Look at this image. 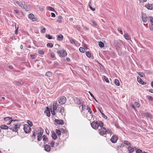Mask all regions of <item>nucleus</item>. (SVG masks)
<instances>
[{"mask_svg":"<svg viewBox=\"0 0 153 153\" xmlns=\"http://www.w3.org/2000/svg\"><path fill=\"white\" fill-rule=\"evenodd\" d=\"M20 125L18 124H13L12 126H10L9 128L5 125H1L0 126V128L2 129H7L8 128L13 131L16 132L18 131V128H20Z\"/></svg>","mask_w":153,"mask_h":153,"instance_id":"1","label":"nucleus"},{"mask_svg":"<svg viewBox=\"0 0 153 153\" xmlns=\"http://www.w3.org/2000/svg\"><path fill=\"white\" fill-rule=\"evenodd\" d=\"M123 44V42L120 40H114V45L118 52L120 49V47Z\"/></svg>","mask_w":153,"mask_h":153,"instance_id":"2","label":"nucleus"},{"mask_svg":"<svg viewBox=\"0 0 153 153\" xmlns=\"http://www.w3.org/2000/svg\"><path fill=\"white\" fill-rule=\"evenodd\" d=\"M56 53L60 57H65L67 55V52L64 49L57 50Z\"/></svg>","mask_w":153,"mask_h":153,"instance_id":"3","label":"nucleus"},{"mask_svg":"<svg viewBox=\"0 0 153 153\" xmlns=\"http://www.w3.org/2000/svg\"><path fill=\"white\" fill-rule=\"evenodd\" d=\"M58 100L59 103L62 105L64 104L66 102V99L65 96H62L59 97Z\"/></svg>","mask_w":153,"mask_h":153,"instance_id":"4","label":"nucleus"},{"mask_svg":"<svg viewBox=\"0 0 153 153\" xmlns=\"http://www.w3.org/2000/svg\"><path fill=\"white\" fill-rule=\"evenodd\" d=\"M23 129L25 132L26 133H28L31 130L30 127L27 124H25L24 126Z\"/></svg>","mask_w":153,"mask_h":153,"instance_id":"5","label":"nucleus"},{"mask_svg":"<svg viewBox=\"0 0 153 153\" xmlns=\"http://www.w3.org/2000/svg\"><path fill=\"white\" fill-rule=\"evenodd\" d=\"M91 125L93 128L97 129L99 127L98 122L97 121H94L91 123Z\"/></svg>","mask_w":153,"mask_h":153,"instance_id":"6","label":"nucleus"},{"mask_svg":"<svg viewBox=\"0 0 153 153\" xmlns=\"http://www.w3.org/2000/svg\"><path fill=\"white\" fill-rule=\"evenodd\" d=\"M98 131L99 134L102 136L105 134L106 133V129L105 127L101 128V129H99Z\"/></svg>","mask_w":153,"mask_h":153,"instance_id":"7","label":"nucleus"},{"mask_svg":"<svg viewBox=\"0 0 153 153\" xmlns=\"http://www.w3.org/2000/svg\"><path fill=\"white\" fill-rule=\"evenodd\" d=\"M64 111V109L63 107L61 106L60 105H57V109L56 110V112H59L62 115V113Z\"/></svg>","mask_w":153,"mask_h":153,"instance_id":"8","label":"nucleus"},{"mask_svg":"<svg viewBox=\"0 0 153 153\" xmlns=\"http://www.w3.org/2000/svg\"><path fill=\"white\" fill-rule=\"evenodd\" d=\"M117 137L116 135H113L110 139V141L113 143H115L117 142Z\"/></svg>","mask_w":153,"mask_h":153,"instance_id":"9","label":"nucleus"},{"mask_svg":"<svg viewBox=\"0 0 153 153\" xmlns=\"http://www.w3.org/2000/svg\"><path fill=\"white\" fill-rule=\"evenodd\" d=\"M145 7L149 10H153V4H149L148 3L145 5Z\"/></svg>","mask_w":153,"mask_h":153,"instance_id":"10","label":"nucleus"},{"mask_svg":"<svg viewBox=\"0 0 153 153\" xmlns=\"http://www.w3.org/2000/svg\"><path fill=\"white\" fill-rule=\"evenodd\" d=\"M55 122L59 125H63L64 123V122L63 120L55 119L54 120Z\"/></svg>","mask_w":153,"mask_h":153,"instance_id":"11","label":"nucleus"},{"mask_svg":"<svg viewBox=\"0 0 153 153\" xmlns=\"http://www.w3.org/2000/svg\"><path fill=\"white\" fill-rule=\"evenodd\" d=\"M44 113L46 114V115L49 117L50 116L51 114L50 112V111L49 108L48 107H47L46 108V110L44 111Z\"/></svg>","mask_w":153,"mask_h":153,"instance_id":"12","label":"nucleus"},{"mask_svg":"<svg viewBox=\"0 0 153 153\" xmlns=\"http://www.w3.org/2000/svg\"><path fill=\"white\" fill-rule=\"evenodd\" d=\"M16 3L19 6L21 7L22 8H25V6H23V2L16 1Z\"/></svg>","mask_w":153,"mask_h":153,"instance_id":"13","label":"nucleus"},{"mask_svg":"<svg viewBox=\"0 0 153 153\" xmlns=\"http://www.w3.org/2000/svg\"><path fill=\"white\" fill-rule=\"evenodd\" d=\"M45 150L47 152H49L50 151L51 148L50 146L48 144H46L44 146Z\"/></svg>","mask_w":153,"mask_h":153,"instance_id":"14","label":"nucleus"},{"mask_svg":"<svg viewBox=\"0 0 153 153\" xmlns=\"http://www.w3.org/2000/svg\"><path fill=\"white\" fill-rule=\"evenodd\" d=\"M142 20L143 22H146L148 20V16H146L145 15L143 14L142 15Z\"/></svg>","mask_w":153,"mask_h":153,"instance_id":"15","label":"nucleus"},{"mask_svg":"<svg viewBox=\"0 0 153 153\" xmlns=\"http://www.w3.org/2000/svg\"><path fill=\"white\" fill-rule=\"evenodd\" d=\"M34 17V15L32 13H30L28 15V18L31 19L33 21H34L36 20Z\"/></svg>","mask_w":153,"mask_h":153,"instance_id":"16","label":"nucleus"},{"mask_svg":"<svg viewBox=\"0 0 153 153\" xmlns=\"http://www.w3.org/2000/svg\"><path fill=\"white\" fill-rule=\"evenodd\" d=\"M143 116L144 117H149L150 118H151L152 117V115L148 112L143 113Z\"/></svg>","mask_w":153,"mask_h":153,"instance_id":"17","label":"nucleus"},{"mask_svg":"<svg viewBox=\"0 0 153 153\" xmlns=\"http://www.w3.org/2000/svg\"><path fill=\"white\" fill-rule=\"evenodd\" d=\"M63 36L61 34H59L57 36V40L58 41H62V40Z\"/></svg>","mask_w":153,"mask_h":153,"instance_id":"18","label":"nucleus"},{"mask_svg":"<svg viewBox=\"0 0 153 153\" xmlns=\"http://www.w3.org/2000/svg\"><path fill=\"white\" fill-rule=\"evenodd\" d=\"M74 102L75 103H77L78 105H81L82 104L79 98H76L74 99Z\"/></svg>","mask_w":153,"mask_h":153,"instance_id":"19","label":"nucleus"},{"mask_svg":"<svg viewBox=\"0 0 153 153\" xmlns=\"http://www.w3.org/2000/svg\"><path fill=\"white\" fill-rule=\"evenodd\" d=\"M127 149L129 152V153H132L134 151V148L133 147H131L130 146H128Z\"/></svg>","mask_w":153,"mask_h":153,"instance_id":"20","label":"nucleus"},{"mask_svg":"<svg viewBox=\"0 0 153 153\" xmlns=\"http://www.w3.org/2000/svg\"><path fill=\"white\" fill-rule=\"evenodd\" d=\"M40 132L38 133V136H42V134L43 133V130L42 128L40 127L39 128Z\"/></svg>","mask_w":153,"mask_h":153,"instance_id":"21","label":"nucleus"},{"mask_svg":"<svg viewBox=\"0 0 153 153\" xmlns=\"http://www.w3.org/2000/svg\"><path fill=\"white\" fill-rule=\"evenodd\" d=\"M51 137L54 140H56L57 137L56 135L55 132L53 131V132L52 133Z\"/></svg>","mask_w":153,"mask_h":153,"instance_id":"22","label":"nucleus"},{"mask_svg":"<svg viewBox=\"0 0 153 153\" xmlns=\"http://www.w3.org/2000/svg\"><path fill=\"white\" fill-rule=\"evenodd\" d=\"M62 17L61 16H59L58 19H57V22L59 23H61L62 22Z\"/></svg>","mask_w":153,"mask_h":153,"instance_id":"23","label":"nucleus"},{"mask_svg":"<svg viewBox=\"0 0 153 153\" xmlns=\"http://www.w3.org/2000/svg\"><path fill=\"white\" fill-rule=\"evenodd\" d=\"M4 120L6 122H8L10 120H11V119H13V118L11 117H5L4 119Z\"/></svg>","mask_w":153,"mask_h":153,"instance_id":"24","label":"nucleus"},{"mask_svg":"<svg viewBox=\"0 0 153 153\" xmlns=\"http://www.w3.org/2000/svg\"><path fill=\"white\" fill-rule=\"evenodd\" d=\"M52 73L51 71H48L46 73L45 75L48 77H51L52 76Z\"/></svg>","mask_w":153,"mask_h":153,"instance_id":"25","label":"nucleus"},{"mask_svg":"<svg viewBox=\"0 0 153 153\" xmlns=\"http://www.w3.org/2000/svg\"><path fill=\"white\" fill-rule=\"evenodd\" d=\"M41 29V33H44L46 31V29L45 27H44L42 26H41L40 27Z\"/></svg>","mask_w":153,"mask_h":153,"instance_id":"26","label":"nucleus"},{"mask_svg":"<svg viewBox=\"0 0 153 153\" xmlns=\"http://www.w3.org/2000/svg\"><path fill=\"white\" fill-rule=\"evenodd\" d=\"M70 42L72 44H76V41H75V40L73 39L72 38H70L69 39Z\"/></svg>","mask_w":153,"mask_h":153,"instance_id":"27","label":"nucleus"},{"mask_svg":"<svg viewBox=\"0 0 153 153\" xmlns=\"http://www.w3.org/2000/svg\"><path fill=\"white\" fill-rule=\"evenodd\" d=\"M124 143L125 144L128 146L131 145V143L127 140H125L124 141Z\"/></svg>","mask_w":153,"mask_h":153,"instance_id":"28","label":"nucleus"},{"mask_svg":"<svg viewBox=\"0 0 153 153\" xmlns=\"http://www.w3.org/2000/svg\"><path fill=\"white\" fill-rule=\"evenodd\" d=\"M137 73L139 75V76H140L141 77H145V74L143 72H138Z\"/></svg>","mask_w":153,"mask_h":153,"instance_id":"29","label":"nucleus"},{"mask_svg":"<svg viewBox=\"0 0 153 153\" xmlns=\"http://www.w3.org/2000/svg\"><path fill=\"white\" fill-rule=\"evenodd\" d=\"M114 83L117 86L120 85L119 81L117 79H115L114 80Z\"/></svg>","mask_w":153,"mask_h":153,"instance_id":"30","label":"nucleus"},{"mask_svg":"<svg viewBox=\"0 0 153 153\" xmlns=\"http://www.w3.org/2000/svg\"><path fill=\"white\" fill-rule=\"evenodd\" d=\"M56 132L58 136H60L61 135V131L56 129Z\"/></svg>","mask_w":153,"mask_h":153,"instance_id":"31","label":"nucleus"},{"mask_svg":"<svg viewBox=\"0 0 153 153\" xmlns=\"http://www.w3.org/2000/svg\"><path fill=\"white\" fill-rule=\"evenodd\" d=\"M92 4L91 2H89V6L90 7V8L91 10L92 11H94L95 10V8H93L92 6Z\"/></svg>","mask_w":153,"mask_h":153,"instance_id":"32","label":"nucleus"},{"mask_svg":"<svg viewBox=\"0 0 153 153\" xmlns=\"http://www.w3.org/2000/svg\"><path fill=\"white\" fill-rule=\"evenodd\" d=\"M148 20L150 21L151 23L153 22V17L152 16H148Z\"/></svg>","mask_w":153,"mask_h":153,"instance_id":"33","label":"nucleus"},{"mask_svg":"<svg viewBox=\"0 0 153 153\" xmlns=\"http://www.w3.org/2000/svg\"><path fill=\"white\" fill-rule=\"evenodd\" d=\"M99 45L100 47L103 48L104 46V44L102 42H99Z\"/></svg>","mask_w":153,"mask_h":153,"instance_id":"34","label":"nucleus"},{"mask_svg":"<svg viewBox=\"0 0 153 153\" xmlns=\"http://www.w3.org/2000/svg\"><path fill=\"white\" fill-rule=\"evenodd\" d=\"M79 51L81 53H84L85 51V49L83 47H81L79 48Z\"/></svg>","mask_w":153,"mask_h":153,"instance_id":"35","label":"nucleus"},{"mask_svg":"<svg viewBox=\"0 0 153 153\" xmlns=\"http://www.w3.org/2000/svg\"><path fill=\"white\" fill-rule=\"evenodd\" d=\"M45 37L49 39H52V36L49 34H47Z\"/></svg>","mask_w":153,"mask_h":153,"instance_id":"36","label":"nucleus"},{"mask_svg":"<svg viewBox=\"0 0 153 153\" xmlns=\"http://www.w3.org/2000/svg\"><path fill=\"white\" fill-rule=\"evenodd\" d=\"M32 132L33 135L32 137H36V134L37 132V131L36 130H34L33 131H32Z\"/></svg>","mask_w":153,"mask_h":153,"instance_id":"37","label":"nucleus"},{"mask_svg":"<svg viewBox=\"0 0 153 153\" xmlns=\"http://www.w3.org/2000/svg\"><path fill=\"white\" fill-rule=\"evenodd\" d=\"M27 123L28 124L29 126L31 127L33 126L32 122L29 120H27Z\"/></svg>","mask_w":153,"mask_h":153,"instance_id":"38","label":"nucleus"},{"mask_svg":"<svg viewBox=\"0 0 153 153\" xmlns=\"http://www.w3.org/2000/svg\"><path fill=\"white\" fill-rule=\"evenodd\" d=\"M42 138L44 142L48 141V138L46 137L45 135H44L43 136Z\"/></svg>","mask_w":153,"mask_h":153,"instance_id":"39","label":"nucleus"},{"mask_svg":"<svg viewBox=\"0 0 153 153\" xmlns=\"http://www.w3.org/2000/svg\"><path fill=\"white\" fill-rule=\"evenodd\" d=\"M47 46L48 47L51 48L53 47V45L52 43H48L47 44Z\"/></svg>","mask_w":153,"mask_h":153,"instance_id":"40","label":"nucleus"},{"mask_svg":"<svg viewBox=\"0 0 153 153\" xmlns=\"http://www.w3.org/2000/svg\"><path fill=\"white\" fill-rule=\"evenodd\" d=\"M98 125L99 126H100L101 128L103 127V123L102 121H100L99 123H98Z\"/></svg>","mask_w":153,"mask_h":153,"instance_id":"41","label":"nucleus"},{"mask_svg":"<svg viewBox=\"0 0 153 153\" xmlns=\"http://www.w3.org/2000/svg\"><path fill=\"white\" fill-rule=\"evenodd\" d=\"M91 21L92 23V25L94 26H96L97 25V23L95 21H94L93 20H91Z\"/></svg>","mask_w":153,"mask_h":153,"instance_id":"42","label":"nucleus"},{"mask_svg":"<svg viewBox=\"0 0 153 153\" xmlns=\"http://www.w3.org/2000/svg\"><path fill=\"white\" fill-rule=\"evenodd\" d=\"M125 38L127 40H129L130 36L128 34H125L124 35Z\"/></svg>","mask_w":153,"mask_h":153,"instance_id":"43","label":"nucleus"},{"mask_svg":"<svg viewBox=\"0 0 153 153\" xmlns=\"http://www.w3.org/2000/svg\"><path fill=\"white\" fill-rule=\"evenodd\" d=\"M137 80L138 82L140 84L143 82V80L142 79L138 76L137 77Z\"/></svg>","mask_w":153,"mask_h":153,"instance_id":"44","label":"nucleus"},{"mask_svg":"<svg viewBox=\"0 0 153 153\" xmlns=\"http://www.w3.org/2000/svg\"><path fill=\"white\" fill-rule=\"evenodd\" d=\"M87 109L88 110V112H89L90 114H91L92 113V111L89 106H87Z\"/></svg>","mask_w":153,"mask_h":153,"instance_id":"45","label":"nucleus"},{"mask_svg":"<svg viewBox=\"0 0 153 153\" xmlns=\"http://www.w3.org/2000/svg\"><path fill=\"white\" fill-rule=\"evenodd\" d=\"M85 54L88 57L90 58L91 57V54L90 52H86L85 53Z\"/></svg>","mask_w":153,"mask_h":153,"instance_id":"46","label":"nucleus"},{"mask_svg":"<svg viewBox=\"0 0 153 153\" xmlns=\"http://www.w3.org/2000/svg\"><path fill=\"white\" fill-rule=\"evenodd\" d=\"M61 131L62 133L66 134L67 133L66 131L64 129H61Z\"/></svg>","mask_w":153,"mask_h":153,"instance_id":"47","label":"nucleus"},{"mask_svg":"<svg viewBox=\"0 0 153 153\" xmlns=\"http://www.w3.org/2000/svg\"><path fill=\"white\" fill-rule=\"evenodd\" d=\"M48 7V10L50 11H54L55 10L52 7Z\"/></svg>","mask_w":153,"mask_h":153,"instance_id":"48","label":"nucleus"},{"mask_svg":"<svg viewBox=\"0 0 153 153\" xmlns=\"http://www.w3.org/2000/svg\"><path fill=\"white\" fill-rule=\"evenodd\" d=\"M38 53L40 54L43 55L44 54V52L42 50H39Z\"/></svg>","mask_w":153,"mask_h":153,"instance_id":"49","label":"nucleus"},{"mask_svg":"<svg viewBox=\"0 0 153 153\" xmlns=\"http://www.w3.org/2000/svg\"><path fill=\"white\" fill-rule=\"evenodd\" d=\"M104 80L106 82H107V83L109 82V80L108 78L105 76H104Z\"/></svg>","mask_w":153,"mask_h":153,"instance_id":"50","label":"nucleus"},{"mask_svg":"<svg viewBox=\"0 0 153 153\" xmlns=\"http://www.w3.org/2000/svg\"><path fill=\"white\" fill-rule=\"evenodd\" d=\"M48 144H50L51 145V147H54V146L55 144V142L53 141H52L50 143H48Z\"/></svg>","mask_w":153,"mask_h":153,"instance_id":"51","label":"nucleus"},{"mask_svg":"<svg viewBox=\"0 0 153 153\" xmlns=\"http://www.w3.org/2000/svg\"><path fill=\"white\" fill-rule=\"evenodd\" d=\"M136 153H143L142 151L140 149H138L136 151Z\"/></svg>","mask_w":153,"mask_h":153,"instance_id":"52","label":"nucleus"},{"mask_svg":"<svg viewBox=\"0 0 153 153\" xmlns=\"http://www.w3.org/2000/svg\"><path fill=\"white\" fill-rule=\"evenodd\" d=\"M148 99L149 101H152L153 100V98L151 96L148 97Z\"/></svg>","mask_w":153,"mask_h":153,"instance_id":"53","label":"nucleus"},{"mask_svg":"<svg viewBox=\"0 0 153 153\" xmlns=\"http://www.w3.org/2000/svg\"><path fill=\"white\" fill-rule=\"evenodd\" d=\"M106 132L108 134H110L112 132V131L110 129L108 128L106 129Z\"/></svg>","mask_w":153,"mask_h":153,"instance_id":"54","label":"nucleus"},{"mask_svg":"<svg viewBox=\"0 0 153 153\" xmlns=\"http://www.w3.org/2000/svg\"><path fill=\"white\" fill-rule=\"evenodd\" d=\"M135 105L136 107L138 108L140 106V104L138 102H135Z\"/></svg>","mask_w":153,"mask_h":153,"instance_id":"55","label":"nucleus"},{"mask_svg":"<svg viewBox=\"0 0 153 153\" xmlns=\"http://www.w3.org/2000/svg\"><path fill=\"white\" fill-rule=\"evenodd\" d=\"M117 30L121 34H123V31L122 30H121V28L120 27H118Z\"/></svg>","mask_w":153,"mask_h":153,"instance_id":"56","label":"nucleus"},{"mask_svg":"<svg viewBox=\"0 0 153 153\" xmlns=\"http://www.w3.org/2000/svg\"><path fill=\"white\" fill-rule=\"evenodd\" d=\"M101 114H102V117L103 118H104L105 119H107V117L106 116H105L104 113H101Z\"/></svg>","mask_w":153,"mask_h":153,"instance_id":"57","label":"nucleus"},{"mask_svg":"<svg viewBox=\"0 0 153 153\" xmlns=\"http://www.w3.org/2000/svg\"><path fill=\"white\" fill-rule=\"evenodd\" d=\"M89 93L90 94V96L93 98L94 99V96L91 93V92L90 91H88Z\"/></svg>","mask_w":153,"mask_h":153,"instance_id":"58","label":"nucleus"},{"mask_svg":"<svg viewBox=\"0 0 153 153\" xmlns=\"http://www.w3.org/2000/svg\"><path fill=\"white\" fill-rule=\"evenodd\" d=\"M42 139V136H38L37 140L38 141H40Z\"/></svg>","mask_w":153,"mask_h":153,"instance_id":"59","label":"nucleus"},{"mask_svg":"<svg viewBox=\"0 0 153 153\" xmlns=\"http://www.w3.org/2000/svg\"><path fill=\"white\" fill-rule=\"evenodd\" d=\"M7 67L8 68L10 69H13V66L11 65H8Z\"/></svg>","mask_w":153,"mask_h":153,"instance_id":"60","label":"nucleus"},{"mask_svg":"<svg viewBox=\"0 0 153 153\" xmlns=\"http://www.w3.org/2000/svg\"><path fill=\"white\" fill-rule=\"evenodd\" d=\"M51 56L52 58H54V57L55 55H54V53L53 52H51Z\"/></svg>","mask_w":153,"mask_h":153,"instance_id":"61","label":"nucleus"},{"mask_svg":"<svg viewBox=\"0 0 153 153\" xmlns=\"http://www.w3.org/2000/svg\"><path fill=\"white\" fill-rule=\"evenodd\" d=\"M149 27L150 30L152 31H153V27L152 25H149Z\"/></svg>","mask_w":153,"mask_h":153,"instance_id":"62","label":"nucleus"},{"mask_svg":"<svg viewBox=\"0 0 153 153\" xmlns=\"http://www.w3.org/2000/svg\"><path fill=\"white\" fill-rule=\"evenodd\" d=\"M13 122V119H11V120H10L8 122V123H7V125H10L11 122Z\"/></svg>","mask_w":153,"mask_h":153,"instance_id":"63","label":"nucleus"},{"mask_svg":"<svg viewBox=\"0 0 153 153\" xmlns=\"http://www.w3.org/2000/svg\"><path fill=\"white\" fill-rule=\"evenodd\" d=\"M51 16L52 17H55L56 16V15L54 13H51Z\"/></svg>","mask_w":153,"mask_h":153,"instance_id":"64","label":"nucleus"}]
</instances>
